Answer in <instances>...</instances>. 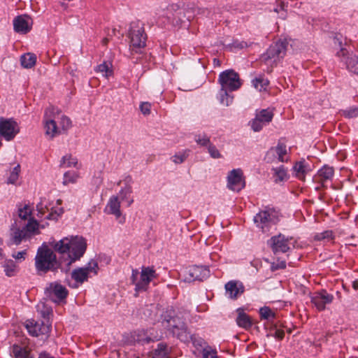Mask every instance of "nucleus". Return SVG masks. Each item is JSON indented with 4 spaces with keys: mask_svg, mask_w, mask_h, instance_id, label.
<instances>
[{
    "mask_svg": "<svg viewBox=\"0 0 358 358\" xmlns=\"http://www.w3.org/2000/svg\"><path fill=\"white\" fill-rule=\"evenodd\" d=\"M54 249L60 253H68L69 262L71 264L83 256L87 249L86 240L83 237L76 236L69 240H60L54 245Z\"/></svg>",
    "mask_w": 358,
    "mask_h": 358,
    "instance_id": "1",
    "label": "nucleus"
},
{
    "mask_svg": "<svg viewBox=\"0 0 358 358\" xmlns=\"http://www.w3.org/2000/svg\"><path fill=\"white\" fill-rule=\"evenodd\" d=\"M35 266L38 274L46 273L49 271H56L60 266L56 255L45 243L37 250Z\"/></svg>",
    "mask_w": 358,
    "mask_h": 358,
    "instance_id": "2",
    "label": "nucleus"
},
{
    "mask_svg": "<svg viewBox=\"0 0 358 358\" xmlns=\"http://www.w3.org/2000/svg\"><path fill=\"white\" fill-rule=\"evenodd\" d=\"M173 310H169L166 311L162 315V323L163 325L171 329L173 334H176L174 329L185 330L186 321L189 317V313H178L177 315H173Z\"/></svg>",
    "mask_w": 358,
    "mask_h": 358,
    "instance_id": "3",
    "label": "nucleus"
},
{
    "mask_svg": "<svg viewBox=\"0 0 358 358\" xmlns=\"http://www.w3.org/2000/svg\"><path fill=\"white\" fill-rule=\"evenodd\" d=\"M254 222L263 232L268 231L271 226L275 225L279 221L278 214L273 209H266L258 213L254 217Z\"/></svg>",
    "mask_w": 358,
    "mask_h": 358,
    "instance_id": "4",
    "label": "nucleus"
},
{
    "mask_svg": "<svg viewBox=\"0 0 358 358\" xmlns=\"http://www.w3.org/2000/svg\"><path fill=\"white\" fill-rule=\"evenodd\" d=\"M287 44L286 41H280L271 45L266 52L262 56V59L268 64H275L285 55Z\"/></svg>",
    "mask_w": 358,
    "mask_h": 358,
    "instance_id": "5",
    "label": "nucleus"
},
{
    "mask_svg": "<svg viewBox=\"0 0 358 358\" xmlns=\"http://www.w3.org/2000/svg\"><path fill=\"white\" fill-rule=\"evenodd\" d=\"M218 83L221 85L220 89H224L229 92L237 90L242 85L239 75L231 69L226 70L220 73L218 78Z\"/></svg>",
    "mask_w": 358,
    "mask_h": 358,
    "instance_id": "6",
    "label": "nucleus"
},
{
    "mask_svg": "<svg viewBox=\"0 0 358 358\" xmlns=\"http://www.w3.org/2000/svg\"><path fill=\"white\" fill-rule=\"evenodd\" d=\"M267 244L275 255L285 253L290 250L291 246L294 247L293 238L282 234L272 236L268 240Z\"/></svg>",
    "mask_w": 358,
    "mask_h": 358,
    "instance_id": "7",
    "label": "nucleus"
},
{
    "mask_svg": "<svg viewBox=\"0 0 358 358\" xmlns=\"http://www.w3.org/2000/svg\"><path fill=\"white\" fill-rule=\"evenodd\" d=\"M99 265L96 261L91 259L84 267L75 268L71 272V278L76 282L83 284L87 281L89 278L92 277L91 273L96 275L98 273Z\"/></svg>",
    "mask_w": 358,
    "mask_h": 358,
    "instance_id": "8",
    "label": "nucleus"
},
{
    "mask_svg": "<svg viewBox=\"0 0 358 358\" xmlns=\"http://www.w3.org/2000/svg\"><path fill=\"white\" fill-rule=\"evenodd\" d=\"M20 131V127L13 118L0 117V136L6 141H13Z\"/></svg>",
    "mask_w": 358,
    "mask_h": 358,
    "instance_id": "9",
    "label": "nucleus"
},
{
    "mask_svg": "<svg viewBox=\"0 0 358 358\" xmlns=\"http://www.w3.org/2000/svg\"><path fill=\"white\" fill-rule=\"evenodd\" d=\"M44 294L48 300L59 303L66 299L69 291L64 286L55 282L48 285L45 289Z\"/></svg>",
    "mask_w": 358,
    "mask_h": 358,
    "instance_id": "10",
    "label": "nucleus"
},
{
    "mask_svg": "<svg viewBox=\"0 0 358 358\" xmlns=\"http://www.w3.org/2000/svg\"><path fill=\"white\" fill-rule=\"evenodd\" d=\"M227 187L229 189L238 192L245 187L243 171L241 169L230 171L227 176Z\"/></svg>",
    "mask_w": 358,
    "mask_h": 358,
    "instance_id": "11",
    "label": "nucleus"
},
{
    "mask_svg": "<svg viewBox=\"0 0 358 358\" xmlns=\"http://www.w3.org/2000/svg\"><path fill=\"white\" fill-rule=\"evenodd\" d=\"M273 117V113L269 109L257 111L255 117L250 122L252 129L255 132L261 131L265 125L271 122Z\"/></svg>",
    "mask_w": 358,
    "mask_h": 358,
    "instance_id": "12",
    "label": "nucleus"
},
{
    "mask_svg": "<svg viewBox=\"0 0 358 358\" xmlns=\"http://www.w3.org/2000/svg\"><path fill=\"white\" fill-rule=\"evenodd\" d=\"M25 327L30 335L36 337L40 335L48 337L51 331V324L45 323L43 321L35 322L34 320H27Z\"/></svg>",
    "mask_w": 358,
    "mask_h": 358,
    "instance_id": "13",
    "label": "nucleus"
},
{
    "mask_svg": "<svg viewBox=\"0 0 358 358\" xmlns=\"http://www.w3.org/2000/svg\"><path fill=\"white\" fill-rule=\"evenodd\" d=\"M210 275V270L207 266H192L185 271V281L191 282L195 280L202 281Z\"/></svg>",
    "mask_w": 358,
    "mask_h": 358,
    "instance_id": "14",
    "label": "nucleus"
},
{
    "mask_svg": "<svg viewBox=\"0 0 358 358\" xmlns=\"http://www.w3.org/2000/svg\"><path fill=\"white\" fill-rule=\"evenodd\" d=\"M336 56L343 62L346 69L351 73L358 76V57L353 53L349 54L348 51L341 48L336 53Z\"/></svg>",
    "mask_w": 358,
    "mask_h": 358,
    "instance_id": "15",
    "label": "nucleus"
},
{
    "mask_svg": "<svg viewBox=\"0 0 358 358\" xmlns=\"http://www.w3.org/2000/svg\"><path fill=\"white\" fill-rule=\"evenodd\" d=\"M157 278L155 270L152 267L143 266L140 279L136 282V292H145L148 289L150 282Z\"/></svg>",
    "mask_w": 358,
    "mask_h": 358,
    "instance_id": "16",
    "label": "nucleus"
},
{
    "mask_svg": "<svg viewBox=\"0 0 358 358\" xmlns=\"http://www.w3.org/2000/svg\"><path fill=\"white\" fill-rule=\"evenodd\" d=\"M287 150L284 143L279 141L277 145L271 148L266 155V159L268 162H286L287 161Z\"/></svg>",
    "mask_w": 358,
    "mask_h": 358,
    "instance_id": "17",
    "label": "nucleus"
},
{
    "mask_svg": "<svg viewBox=\"0 0 358 358\" xmlns=\"http://www.w3.org/2000/svg\"><path fill=\"white\" fill-rule=\"evenodd\" d=\"M224 289L227 297L232 300L237 299L245 291L244 285L238 280L229 281L225 284Z\"/></svg>",
    "mask_w": 358,
    "mask_h": 358,
    "instance_id": "18",
    "label": "nucleus"
},
{
    "mask_svg": "<svg viewBox=\"0 0 358 358\" xmlns=\"http://www.w3.org/2000/svg\"><path fill=\"white\" fill-rule=\"evenodd\" d=\"M333 300L334 296L329 294L324 289L315 293V294L311 297V302L314 304L318 310H324L325 306L327 304L331 303Z\"/></svg>",
    "mask_w": 358,
    "mask_h": 358,
    "instance_id": "19",
    "label": "nucleus"
},
{
    "mask_svg": "<svg viewBox=\"0 0 358 358\" xmlns=\"http://www.w3.org/2000/svg\"><path fill=\"white\" fill-rule=\"evenodd\" d=\"M31 19L28 15L17 16L13 20L14 30L17 33L27 34L31 29Z\"/></svg>",
    "mask_w": 358,
    "mask_h": 358,
    "instance_id": "20",
    "label": "nucleus"
},
{
    "mask_svg": "<svg viewBox=\"0 0 358 358\" xmlns=\"http://www.w3.org/2000/svg\"><path fill=\"white\" fill-rule=\"evenodd\" d=\"M294 176L299 180H304L306 176L311 171V166L305 159L296 162L293 168Z\"/></svg>",
    "mask_w": 358,
    "mask_h": 358,
    "instance_id": "21",
    "label": "nucleus"
},
{
    "mask_svg": "<svg viewBox=\"0 0 358 358\" xmlns=\"http://www.w3.org/2000/svg\"><path fill=\"white\" fill-rule=\"evenodd\" d=\"M334 173V171L332 167L324 166L317 171V174L315 176V180L322 186H324L326 182L332 180Z\"/></svg>",
    "mask_w": 358,
    "mask_h": 358,
    "instance_id": "22",
    "label": "nucleus"
},
{
    "mask_svg": "<svg viewBox=\"0 0 358 358\" xmlns=\"http://www.w3.org/2000/svg\"><path fill=\"white\" fill-rule=\"evenodd\" d=\"M10 238L9 244H14L16 245H20L23 239L28 238L26 231L23 229V228H17L15 227L14 225H12L10 228Z\"/></svg>",
    "mask_w": 358,
    "mask_h": 358,
    "instance_id": "23",
    "label": "nucleus"
},
{
    "mask_svg": "<svg viewBox=\"0 0 358 358\" xmlns=\"http://www.w3.org/2000/svg\"><path fill=\"white\" fill-rule=\"evenodd\" d=\"M120 201L117 196H112L108 201V203L104 210L107 214L114 215L117 218L121 215L120 210Z\"/></svg>",
    "mask_w": 358,
    "mask_h": 358,
    "instance_id": "24",
    "label": "nucleus"
},
{
    "mask_svg": "<svg viewBox=\"0 0 358 358\" xmlns=\"http://www.w3.org/2000/svg\"><path fill=\"white\" fill-rule=\"evenodd\" d=\"M236 311L238 316L236 321L238 326L246 329L250 328L252 325L251 318L244 312L242 308H238Z\"/></svg>",
    "mask_w": 358,
    "mask_h": 358,
    "instance_id": "25",
    "label": "nucleus"
},
{
    "mask_svg": "<svg viewBox=\"0 0 358 358\" xmlns=\"http://www.w3.org/2000/svg\"><path fill=\"white\" fill-rule=\"evenodd\" d=\"M11 355L13 358H34L29 350L17 344L12 346Z\"/></svg>",
    "mask_w": 358,
    "mask_h": 358,
    "instance_id": "26",
    "label": "nucleus"
},
{
    "mask_svg": "<svg viewBox=\"0 0 358 358\" xmlns=\"http://www.w3.org/2000/svg\"><path fill=\"white\" fill-rule=\"evenodd\" d=\"M272 171H273V179L275 183H281L289 179V176L287 169L283 166L273 168Z\"/></svg>",
    "mask_w": 358,
    "mask_h": 358,
    "instance_id": "27",
    "label": "nucleus"
},
{
    "mask_svg": "<svg viewBox=\"0 0 358 358\" xmlns=\"http://www.w3.org/2000/svg\"><path fill=\"white\" fill-rule=\"evenodd\" d=\"M149 358H169V348L164 343H159L157 348L149 355Z\"/></svg>",
    "mask_w": 358,
    "mask_h": 358,
    "instance_id": "28",
    "label": "nucleus"
},
{
    "mask_svg": "<svg viewBox=\"0 0 358 358\" xmlns=\"http://www.w3.org/2000/svg\"><path fill=\"white\" fill-rule=\"evenodd\" d=\"M36 62V56L34 53L28 52L21 56V65L26 69L32 68Z\"/></svg>",
    "mask_w": 358,
    "mask_h": 358,
    "instance_id": "29",
    "label": "nucleus"
},
{
    "mask_svg": "<svg viewBox=\"0 0 358 358\" xmlns=\"http://www.w3.org/2000/svg\"><path fill=\"white\" fill-rule=\"evenodd\" d=\"M229 92V91L225 90L224 89L220 90L217 99L220 104L225 106H229L232 103L234 96L231 95Z\"/></svg>",
    "mask_w": 358,
    "mask_h": 358,
    "instance_id": "30",
    "label": "nucleus"
},
{
    "mask_svg": "<svg viewBox=\"0 0 358 358\" xmlns=\"http://www.w3.org/2000/svg\"><path fill=\"white\" fill-rule=\"evenodd\" d=\"M2 266L5 274L8 277L15 275L17 272V265L12 259H6Z\"/></svg>",
    "mask_w": 358,
    "mask_h": 358,
    "instance_id": "31",
    "label": "nucleus"
},
{
    "mask_svg": "<svg viewBox=\"0 0 358 358\" xmlns=\"http://www.w3.org/2000/svg\"><path fill=\"white\" fill-rule=\"evenodd\" d=\"M141 27L136 31V48H143L146 45L147 34L145 33L143 24L141 23Z\"/></svg>",
    "mask_w": 358,
    "mask_h": 358,
    "instance_id": "32",
    "label": "nucleus"
},
{
    "mask_svg": "<svg viewBox=\"0 0 358 358\" xmlns=\"http://www.w3.org/2000/svg\"><path fill=\"white\" fill-rule=\"evenodd\" d=\"M45 134L53 138L58 134V128L56 122L54 120H48L45 124Z\"/></svg>",
    "mask_w": 358,
    "mask_h": 358,
    "instance_id": "33",
    "label": "nucleus"
},
{
    "mask_svg": "<svg viewBox=\"0 0 358 358\" xmlns=\"http://www.w3.org/2000/svg\"><path fill=\"white\" fill-rule=\"evenodd\" d=\"M77 164L78 159L76 158H73L71 155H66L62 158L59 166L71 167L73 166L74 167H76Z\"/></svg>",
    "mask_w": 358,
    "mask_h": 358,
    "instance_id": "34",
    "label": "nucleus"
},
{
    "mask_svg": "<svg viewBox=\"0 0 358 358\" xmlns=\"http://www.w3.org/2000/svg\"><path fill=\"white\" fill-rule=\"evenodd\" d=\"M22 228L26 231L27 236L29 237L31 233H35L38 230V223L36 220L31 218L28 223Z\"/></svg>",
    "mask_w": 358,
    "mask_h": 358,
    "instance_id": "35",
    "label": "nucleus"
},
{
    "mask_svg": "<svg viewBox=\"0 0 358 358\" xmlns=\"http://www.w3.org/2000/svg\"><path fill=\"white\" fill-rule=\"evenodd\" d=\"M96 71L104 73V76L108 78L113 74L112 64L104 62L96 66Z\"/></svg>",
    "mask_w": 358,
    "mask_h": 358,
    "instance_id": "36",
    "label": "nucleus"
},
{
    "mask_svg": "<svg viewBox=\"0 0 358 358\" xmlns=\"http://www.w3.org/2000/svg\"><path fill=\"white\" fill-rule=\"evenodd\" d=\"M194 141L198 145L203 147H208L211 144L210 137L204 133L195 134Z\"/></svg>",
    "mask_w": 358,
    "mask_h": 358,
    "instance_id": "37",
    "label": "nucleus"
},
{
    "mask_svg": "<svg viewBox=\"0 0 358 358\" xmlns=\"http://www.w3.org/2000/svg\"><path fill=\"white\" fill-rule=\"evenodd\" d=\"M252 85L259 92L264 91L268 85V80L262 77L256 78L252 80Z\"/></svg>",
    "mask_w": 358,
    "mask_h": 358,
    "instance_id": "38",
    "label": "nucleus"
},
{
    "mask_svg": "<svg viewBox=\"0 0 358 358\" xmlns=\"http://www.w3.org/2000/svg\"><path fill=\"white\" fill-rule=\"evenodd\" d=\"M189 150H185L182 152H179L171 157L172 162L177 164H182L187 158V157L189 156Z\"/></svg>",
    "mask_w": 358,
    "mask_h": 358,
    "instance_id": "39",
    "label": "nucleus"
},
{
    "mask_svg": "<svg viewBox=\"0 0 358 358\" xmlns=\"http://www.w3.org/2000/svg\"><path fill=\"white\" fill-rule=\"evenodd\" d=\"M259 314L263 320H272L275 317L274 312L267 306L261 308L259 309Z\"/></svg>",
    "mask_w": 358,
    "mask_h": 358,
    "instance_id": "40",
    "label": "nucleus"
},
{
    "mask_svg": "<svg viewBox=\"0 0 358 358\" xmlns=\"http://www.w3.org/2000/svg\"><path fill=\"white\" fill-rule=\"evenodd\" d=\"M78 178V174L76 171H67L64 174L63 185H67L69 183H75Z\"/></svg>",
    "mask_w": 358,
    "mask_h": 358,
    "instance_id": "41",
    "label": "nucleus"
},
{
    "mask_svg": "<svg viewBox=\"0 0 358 358\" xmlns=\"http://www.w3.org/2000/svg\"><path fill=\"white\" fill-rule=\"evenodd\" d=\"M38 312L40 313L41 316L44 318H48L49 315L52 313V310L50 307L45 306L44 303H40L36 306Z\"/></svg>",
    "mask_w": 358,
    "mask_h": 358,
    "instance_id": "42",
    "label": "nucleus"
},
{
    "mask_svg": "<svg viewBox=\"0 0 358 358\" xmlns=\"http://www.w3.org/2000/svg\"><path fill=\"white\" fill-rule=\"evenodd\" d=\"M217 351L209 345H206L202 350V358H217Z\"/></svg>",
    "mask_w": 358,
    "mask_h": 358,
    "instance_id": "43",
    "label": "nucleus"
},
{
    "mask_svg": "<svg viewBox=\"0 0 358 358\" xmlns=\"http://www.w3.org/2000/svg\"><path fill=\"white\" fill-rule=\"evenodd\" d=\"M31 214V210L29 205L25 204L24 207H18V215L22 220H27L28 216Z\"/></svg>",
    "mask_w": 358,
    "mask_h": 358,
    "instance_id": "44",
    "label": "nucleus"
},
{
    "mask_svg": "<svg viewBox=\"0 0 358 358\" xmlns=\"http://www.w3.org/2000/svg\"><path fill=\"white\" fill-rule=\"evenodd\" d=\"M20 172V166L17 164L15 167L13 168V171L10 172V176L8 178V183L15 184L18 179Z\"/></svg>",
    "mask_w": 358,
    "mask_h": 358,
    "instance_id": "45",
    "label": "nucleus"
},
{
    "mask_svg": "<svg viewBox=\"0 0 358 358\" xmlns=\"http://www.w3.org/2000/svg\"><path fill=\"white\" fill-rule=\"evenodd\" d=\"M150 60V55H147L146 53L143 54L142 52L138 53L136 50V64H141L143 68L144 64Z\"/></svg>",
    "mask_w": 358,
    "mask_h": 358,
    "instance_id": "46",
    "label": "nucleus"
},
{
    "mask_svg": "<svg viewBox=\"0 0 358 358\" xmlns=\"http://www.w3.org/2000/svg\"><path fill=\"white\" fill-rule=\"evenodd\" d=\"M208 152L210 156L213 159H220L222 157V155L220 151L213 144H210L208 147Z\"/></svg>",
    "mask_w": 358,
    "mask_h": 358,
    "instance_id": "47",
    "label": "nucleus"
},
{
    "mask_svg": "<svg viewBox=\"0 0 358 358\" xmlns=\"http://www.w3.org/2000/svg\"><path fill=\"white\" fill-rule=\"evenodd\" d=\"M343 115L348 118H353L358 116V107L350 108L343 112Z\"/></svg>",
    "mask_w": 358,
    "mask_h": 358,
    "instance_id": "48",
    "label": "nucleus"
},
{
    "mask_svg": "<svg viewBox=\"0 0 358 358\" xmlns=\"http://www.w3.org/2000/svg\"><path fill=\"white\" fill-rule=\"evenodd\" d=\"M332 235L333 233L331 231H325L322 233L317 234L315 236V238L317 240L321 241V240H331L332 239Z\"/></svg>",
    "mask_w": 358,
    "mask_h": 358,
    "instance_id": "49",
    "label": "nucleus"
},
{
    "mask_svg": "<svg viewBox=\"0 0 358 358\" xmlns=\"http://www.w3.org/2000/svg\"><path fill=\"white\" fill-rule=\"evenodd\" d=\"M139 108L143 115H148L151 112V103L149 102H142L139 106Z\"/></svg>",
    "mask_w": 358,
    "mask_h": 358,
    "instance_id": "50",
    "label": "nucleus"
},
{
    "mask_svg": "<svg viewBox=\"0 0 358 358\" xmlns=\"http://www.w3.org/2000/svg\"><path fill=\"white\" fill-rule=\"evenodd\" d=\"M71 120L68 117L63 115L61 117V121H60V126L62 127V129L67 130L68 129H69L71 127Z\"/></svg>",
    "mask_w": 358,
    "mask_h": 358,
    "instance_id": "51",
    "label": "nucleus"
},
{
    "mask_svg": "<svg viewBox=\"0 0 358 358\" xmlns=\"http://www.w3.org/2000/svg\"><path fill=\"white\" fill-rule=\"evenodd\" d=\"M150 341H152V339L148 336H141V335L138 334L136 343H137V344L140 345H143L144 343H149Z\"/></svg>",
    "mask_w": 358,
    "mask_h": 358,
    "instance_id": "52",
    "label": "nucleus"
},
{
    "mask_svg": "<svg viewBox=\"0 0 358 358\" xmlns=\"http://www.w3.org/2000/svg\"><path fill=\"white\" fill-rule=\"evenodd\" d=\"M286 267V263L285 261H278L277 263H272L271 268L272 271H276L278 269L285 268Z\"/></svg>",
    "mask_w": 358,
    "mask_h": 358,
    "instance_id": "53",
    "label": "nucleus"
},
{
    "mask_svg": "<svg viewBox=\"0 0 358 358\" xmlns=\"http://www.w3.org/2000/svg\"><path fill=\"white\" fill-rule=\"evenodd\" d=\"M46 208H47L46 207L43 206V203H41V202L38 203L36 205V210L38 211L37 215L39 217H42L45 214Z\"/></svg>",
    "mask_w": 358,
    "mask_h": 358,
    "instance_id": "54",
    "label": "nucleus"
},
{
    "mask_svg": "<svg viewBox=\"0 0 358 358\" xmlns=\"http://www.w3.org/2000/svg\"><path fill=\"white\" fill-rule=\"evenodd\" d=\"M285 336V332L283 330L275 329L273 336L278 339H282Z\"/></svg>",
    "mask_w": 358,
    "mask_h": 358,
    "instance_id": "55",
    "label": "nucleus"
},
{
    "mask_svg": "<svg viewBox=\"0 0 358 358\" xmlns=\"http://www.w3.org/2000/svg\"><path fill=\"white\" fill-rule=\"evenodd\" d=\"M342 35L341 34H336L335 36L334 37V44L335 45H338L339 47L343 48L342 47V44H343V42H342Z\"/></svg>",
    "mask_w": 358,
    "mask_h": 358,
    "instance_id": "56",
    "label": "nucleus"
},
{
    "mask_svg": "<svg viewBox=\"0 0 358 358\" xmlns=\"http://www.w3.org/2000/svg\"><path fill=\"white\" fill-rule=\"evenodd\" d=\"M128 37L130 38L129 49L131 50V54L132 55V51L134 50V44H132V42L134 41V36H133V31H132L131 28L128 31Z\"/></svg>",
    "mask_w": 358,
    "mask_h": 358,
    "instance_id": "57",
    "label": "nucleus"
},
{
    "mask_svg": "<svg viewBox=\"0 0 358 358\" xmlns=\"http://www.w3.org/2000/svg\"><path fill=\"white\" fill-rule=\"evenodd\" d=\"M26 254H27L26 250H22V251L18 252L15 255H13V257H14L16 259H24Z\"/></svg>",
    "mask_w": 358,
    "mask_h": 358,
    "instance_id": "58",
    "label": "nucleus"
},
{
    "mask_svg": "<svg viewBox=\"0 0 358 358\" xmlns=\"http://www.w3.org/2000/svg\"><path fill=\"white\" fill-rule=\"evenodd\" d=\"M59 216L58 215V214H57V211H54V212H51L45 218L47 220H57V218L59 217Z\"/></svg>",
    "mask_w": 358,
    "mask_h": 358,
    "instance_id": "59",
    "label": "nucleus"
},
{
    "mask_svg": "<svg viewBox=\"0 0 358 358\" xmlns=\"http://www.w3.org/2000/svg\"><path fill=\"white\" fill-rule=\"evenodd\" d=\"M38 358H55V357L46 352H43L39 354Z\"/></svg>",
    "mask_w": 358,
    "mask_h": 358,
    "instance_id": "60",
    "label": "nucleus"
},
{
    "mask_svg": "<svg viewBox=\"0 0 358 358\" xmlns=\"http://www.w3.org/2000/svg\"><path fill=\"white\" fill-rule=\"evenodd\" d=\"M203 342V340L201 339V338H199V339H195L193 343L194 344V345H199V346H201L202 343Z\"/></svg>",
    "mask_w": 358,
    "mask_h": 358,
    "instance_id": "61",
    "label": "nucleus"
},
{
    "mask_svg": "<svg viewBox=\"0 0 358 358\" xmlns=\"http://www.w3.org/2000/svg\"><path fill=\"white\" fill-rule=\"evenodd\" d=\"M109 41V37H106V38H103V40H102V44L103 45H106L108 44Z\"/></svg>",
    "mask_w": 358,
    "mask_h": 358,
    "instance_id": "62",
    "label": "nucleus"
},
{
    "mask_svg": "<svg viewBox=\"0 0 358 358\" xmlns=\"http://www.w3.org/2000/svg\"><path fill=\"white\" fill-rule=\"evenodd\" d=\"M116 31H117L116 29H115V28H114V29H112V31H111V34H110V33H109V32L107 34H108V37H111V36H113V35L115 36V35L116 34Z\"/></svg>",
    "mask_w": 358,
    "mask_h": 358,
    "instance_id": "63",
    "label": "nucleus"
},
{
    "mask_svg": "<svg viewBox=\"0 0 358 358\" xmlns=\"http://www.w3.org/2000/svg\"><path fill=\"white\" fill-rule=\"evenodd\" d=\"M352 287L355 290L358 289V280H355L352 282Z\"/></svg>",
    "mask_w": 358,
    "mask_h": 358,
    "instance_id": "64",
    "label": "nucleus"
}]
</instances>
